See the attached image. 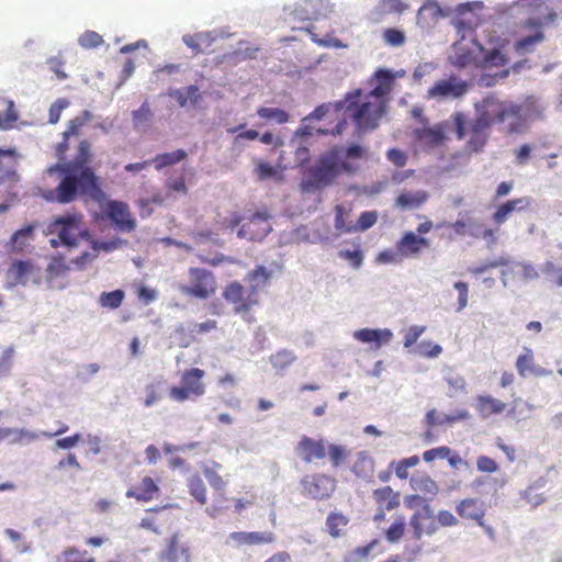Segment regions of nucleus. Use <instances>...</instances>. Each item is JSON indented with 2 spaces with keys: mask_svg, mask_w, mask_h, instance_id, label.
<instances>
[{
  "mask_svg": "<svg viewBox=\"0 0 562 562\" xmlns=\"http://www.w3.org/2000/svg\"><path fill=\"white\" fill-rule=\"evenodd\" d=\"M272 227L269 222V215L263 213H256L251 215L246 223H244L237 232L238 237L251 241L262 240Z\"/></svg>",
  "mask_w": 562,
  "mask_h": 562,
  "instance_id": "f8f14e48",
  "label": "nucleus"
},
{
  "mask_svg": "<svg viewBox=\"0 0 562 562\" xmlns=\"http://www.w3.org/2000/svg\"><path fill=\"white\" fill-rule=\"evenodd\" d=\"M204 376L205 371L200 368L186 370L181 374L180 385L170 387V398L182 403L203 396L205 394V383L203 382Z\"/></svg>",
  "mask_w": 562,
  "mask_h": 562,
  "instance_id": "6e6552de",
  "label": "nucleus"
},
{
  "mask_svg": "<svg viewBox=\"0 0 562 562\" xmlns=\"http://www.w3.org/2000/svg\"><path fill=\"white\" fill-rule=\"evenodd\" d=\"M257 115L268 122H276L278 124H284L289 121V114L279 108L261 106L257 110Z\"/></svg>",
  "mask_w": 562,
  "mask_h": 562,
  "instance_id": "c9c22d12",
  "label": "nucleus"
},
{
  "mask_svg": "<svg viewBox=\"0 0 562 562\" xmlns=\"http://www.w3.org/2000/svg\"><path fill=\"white\" fill-rule=\"evenodd\" d=\"M228 540L234 541L237 546L248 544H262L271 543L274 540V535L270 531H235L228 536Z\"/></svg>",
  "mask_w": 562,
  "mask_h": 562,
  "instance_id": "4be33fe9",
  "label": "nucleus"
},
{
  "mask_svg": "<svg viewBox=\"0 0 562 562\" xmlns=\"http://www.w3.org/2000/svg\"><path fill=\"white\" fill-rule=\"evenodd\" d=\"M454 289L458 291V311H462L468 305V294L469 289L468 284L463 281H458L454 283Z\"/></svg>",
  "mask_w": 562,
  "mask_h": 562,
  "instance_id": "e2e57ef3",
  "label": "nucleus"
},
{
  "mask_svg": "<svg viewBox=\"0 0 562 562\" xmlns=\"http://www.w3.org/2000/svg\"><path fill=\"white\" fill-rule=\"evenodd\" d=\"M190 494L199 502L200 504H205L206 502V488L203 481L194 475L189 479L188 482Z\"/></svg>",
  "mask_w": 562,
  "mask_h": 562,
  "instance_id": "79ce46f5",
  "label": "nucleus"
},
{
  "mask_svg": "<svg viewBox=\"0 0 562 562\" xmlns=\"http://www.w3.org/2000/svg\"><path fill=\"white\" fill-rule=\"evenodd\" d=\"M18 121V114L13 110V102H9V108L4 112H0V130L7 131L13 127Z\"/></svg>",
  "mask_w": 562,
  "mask_h": 562,
  "instance_id": "603ef678",
  "label": "nucleus"
},
{
  "mask_svg": "<svg viewBox=\"0 0 562 562\" xmlns=\"http://www.w3.org/2000/svg\"><path fill=\"white\" fill-rule=\"evenodd\" d=\"M182 41L189 48L192 49L194 55H198L203 53L204 49L211 47L214 37L209 32H199L183 35Z\"/></svg>",
  "mask_w": 562,
  "mask_h": 562,
  "instance_id": "cd10ccee",
  "label": "nucleus"
},
{
  "mask_svg": "<svg viewBox=\"0 0 562 562\" xmlns=\"http://www.w3.org/2000/svg\"><path fill=\"white\" fill-rule=\"evenodd\" d=\"M447 130L448 124L441 122L431 127L416 128L414 137L420 145L435 148L441 146L447 140Z\"/></svg>",
  "mask_w": 562,
  "mask_h": 562,
  "instance_id": "ddd939ff",
  "label": "nucleus"
},
{
  "mask_svg": "<svg viewBox=\"0 0 562 562\" xmlns=\"http://www.w3.org/2000/svg\"><path fill=\"white\" fill-rule=\"evenodd\" d=\"M106 214L121 232L131 233L136 227V222L124 202L111 201L108 204Z\"/></svg>",
  "mask_w": 562,
  "mask_h": 562,
  "instance_id": "4468645a",
  "label": "nucleus"
},
{
  "mask_svg": "<svg viewBox=\"0 0 562 562\" xmlns=\"http://www.w3.org/2000/svg\"><path fill=\"white\" fill-rule=\"evenodd\" d=\"M302 486L304 493L317 499L328 497L335 490L334 481L326 475L305 476Z\"/></svg>",
  "mask_w": 562,
  "mask_h": 562,
  "instance_id": "dca6fc26",
  "label": "nucleus"
},
{
  "mask_svg": "<svg viewBox=\"0 0 562 562\" xmlns=\"http://www.w3.org/2000/svg\"><path fill=\"white\" fill-rule=\"evenodd\" d=\"M170 95H175L180 106H186L190 100L195 104L200 98L199 88L194 85L187 87L184 90H176Z\"/></svg>",
  "mask_w": 562,
  "mask_h": 562,
  "instance_id": "ea45409f",
  "label": "nucleus"
},
{
  "mask_svg": "<svg viewBox=\"0 0 562 562\" xmlns=\"http://www.w3.org/2000/svg\"><path fill=\"white\" fill-rule=\"evenodd\" d=\"M162 560L167 562H189L190 555L188 548L181 546L178 541V536L173 535L168 543L167 549L161 552Z\"/></svg>",
  "mask_w": 562,
  "mask_h": 562,
  "instance_id": "a878e982",
  "label": "nucleus"
},
{
  "mask_svg": "<svg viewBox=\"0 0 562 562\" xmlns=\"http://www.w3.org/2000/svg\"><path fill=\"white\" fill-rule=\"evenodd\" d=\"M457 513L462 518L472 519L479 524L485 515V506L479 498H467L457 506Z\"/></svg>",
  "mask_w": 562,
  "mask_h": 562,
  "instance_id": "393cba45",
  "label": "nucleus"
},
{
  "mask_svg": "<svg viewBox=\"0 0 562 562\" xmlns=\"http://www.w3.org/2000/svg\"><path fill=\"white\" fill-rule=\"evenodd\" d=\"M335 103H324L317 106L313 112H311L307 116L303 119V121L310 120H322L324 119L330 111L335 112Z\"/></svg>",
  "mask_w": 562,
  "mask_h": 562,
  "instance_id": "052dcab7",
  "label": "nucleus"
},
{
  "mask_svg": "<svg viewBox=\"0 0 562 562\" xmlns=\"http://www.w3.org/2000/svg\"><path fill=\"white\" fill-rule=\"evenodd\" d=\"M392 331L390 329H371L362 328L356 330L353 337L363 344L372 345L373 349H379L383 345L387 344L392 338Z\"/></svg>",
  "mask_w": 562,
  "mask_h": 562,
  "instance_id": "412c9836",
  "label": "nucleus"
},
{
  "mask_svg": "<svg viewBox=\"0 0 562 562\" xmlns=\"http://www.w3.org/2000/svg\"><path fill=\"white\" fill-rule=\"evenodd\" d=\"M411 485L414 490L426 494L436 495L438 493V486L435 481L424 474H414L411 477Z\"/></svg>",
  "mask_w": 562,
  "mask_h": 562,
  "instance_id": "72a5a7b5",
  "label": "nucleus"
},
{
  "mask_svg": "<svg viewBox=\"0 0 562 562\" xmlns=\"http://www.w3.org/2000/svg\"><path fill=\"white\" fill-rule=\"evenodd\" d=\"M306 32L311 35V38L314 43L325 46V47H336L341 48L345 45L338 38L331 36L330 34H326L323 38H319L316 33H314V27H306Z\"/></svg>",
  "mask_w": 562,
  "mask_h": 562,
  "instance_id": "a18cd8bd",
  "label": "nucleus"
},
{
  "mask_svg": "<svg viewBox=\"0 0 562 562\" xmlns=\"http://www.w3.org/2000/svg\"><path fill=\"white\" fill-rule=\"evenodd\" d=\"M335 113L342 112L344 117L330 131L333 135H340L350 120L358 134L374 131L379 127L386 113V101L370 98L361 89L348 92L344 100L335 102Z\"/></svg>",
  "mask_w": 562,
  "mask_h": 562,
  "instance_id": "f257e3e1",
  "label": "nucleus"
},
{
  "mask_svg": "<svg viewBox=\"0 0 562 562\" xmlns=\"http://www.w3.org/2000/svg\"><path fill=\"white\" fill-rule=\"evenodd\" d=\"M178 289L186 296L207 300L216 293L217 281L212 271L191 267L188 270V282L179 284Z\"/></svg>",
  "mask_w": 562,
  "mask_h": 562,
  "instance_id": "0eeeda50",
  "label": "nucleus"
},
{
  "mask_svg": "<svg viewBox=\"0 0 562 562\" xmlns=\"http://www.w3.org/2000/svg\"><path fill=\"white\" fill-rule=\"evenodd\" d=\"M187 153L183 149H177L171 153H165L156 155L151 162L155 164L156 169H162L168 166H172L186 159Z\"/></svg>",
  "mask_w": 562,
  "mask_h": 562,
  "instance_id": "473e14b6",
  "label": "nucleus"
},
{
  "mask_svg": "<svg viewBox=\"0 0 562 562\" xmlns=\"http://www.w3.org/2000/svg\"><path fill=\"white\" fill-rule=\"evenodd\" d=\"M470 417V413L467 409L457 411L454 414L441 415V425H452L457 422L465 420Z\"/></svg>",
  "mask_w": 562,
  "mask_h": 562,
  "instance_id": "69168bd1",
  "label": "nucleus"
},
{
  "mask_svg": "<svg viewBox=\"0 0 562 562\" xmlns=\"http://www.w3.org/2000/svg\"><path fill=\"white\" fill-rule=\"evenodd\" d=\"M224 300L233 306L235 314L241 316L248 315L251 310L259 305V295H256L254 291L245 288L240 282H229L222 293Z\"/></svg>",
  "mask_w": 562,
  "mask_h": 562,
  "instance_id": "1a4fd4ad",
  "label": "nucleus"
},
{
  "mask_svg": "<svg viewBox=\"0 0 562 562\" xmlns=\"http://www.w3.org/2000/svg\"><path fill=\"white\" fill-rule=\"evenodd\" d=\"M91 146L87 139H83L79 143L78 153L75 157V160L71 165L74 170L78 171V169L82 170L87 167V165L91 161Z\"/></svg>",
  "mask_w": 562,
  "mask_h": 562,
  "instance_id": "f704fd0d",
  "label": "nucleus"
},
{
  "mask_svg": "<svg viewBox=\"0 0 562 562\" xmlns=\"http://www.w3.org/2000/svg\"><path fill=\"white\" fill-rule=\"evenodd\" d=\"M542 486L541 483L537 482L535 485L529 486L524 491L522 497L529 503L532 507H537L541 505L546 498L542 494L533 493V491L538 487Z\"/></svg>",
  "mask_w": 562,
  "mask_h": 562,
  "instance_id": "6e6d98bb",
  "label": "nucleus"
},
{
  "mask_svg": "<svg viewBox=\"0 0 562 562\" xmlns=\"http://www.w3.org/2000/svg\"><path fill=\"white\" fill-rule=\"evenodd\" d=\"M345 206L338 204L335 206V221L334 226L337 232L339 233H352L356 232V226L352 224H347L345 221V214H346Z\"/></svg>",
  "mask_w": 562,
  "mask_h": 562,
  "instance_id": "c03bdc74",
  "label": "nucleus"
},
{
  "mask_svg": "<svg viewBox=\"0 0 562 562\" xmlns=\"http://www.w3.org/2000/svg\"><path fill=\"white\" fill-rule=\"evenodd\" d=\"M341 171L351 172V166L340 161V150L333 148L321 155L317 162L310 167L301 182L303 192H315L331 186Z\"/></svg>",
  "mask_w": 562,
  "mask_h": 562,
  "instance_id": "20e7f679",
  "label": "nucleus"
},
{
  "mask_svg": "<svg viewBox=\"0 0 562 562\" xmlns=\"http://www.w3.org/2000/svg\"><path fill=\"white\" fill-rule=\"evenodd\" d=\"M151 116V110L147 102H144L140 108L133 112V121L134 124L137 126L139 124H143L147 122Z\"/></svg>",
  "mask_w": 562,
  "mask_h": 562,
  "instance_id": "680f3d73",
  "label": "nucleus"
},
{
  "mask_svg": "<svg viewBox=\"0 0 562 562\" xmlns=\"http://www.w3.org/2000/svg\"><path fill=\"white\" fill-rule=\"evenodd\" d=\"M405 528V519L403 517H398L386 530L385 537L389 542H397L403 533Z\"/></svg>",
  "mask_w": 562,
  "mask_h": 562,
  "instance_id": "09e8293b",
  "label": "nucleus"
},
{
  "mask_svg": "<svg viewBox=\"0 0 562 562\" xmlns=\"http://www.w3.org/2000/svg\"><path fill=\"white\" fill-rule=\"evenodd\" d=\"M380 9L384 13H401L406 9V5L401 0H382L380 3Z\"/></svg>",
  "mask_w": 562,
  "mask_h": 562,
  "instance_id": "0e129e2a",
  "label": "nucleus"
},
{
  "mask_svg": "<svg viewBox=\"0 0 562 562\" xmlns=\"http://www.w3.org/2000/svg\"><path fill=\"white\" fill-rule=\"evenodd\" d=\"M256 173L260 180L273 178L278 175L276 167L266 161H260L256 166Z\"/></svg>",
  "mask_w": 562,
  "mask_h": 562,
  "instance_id": "13d9d810",
  "label": "nucleus"
},
{
  "mask_svg": "<svg viewBox=\"0 0 562 562\" xmlns=\"http://www.w3.org/2000/svg\"><path fill=\"white\" fill-rule=\"evenodd\" d=\"M430 247V240L424 236H418L416 233L408 231L405 232L396 243V249L402 257H416L423 249Z\"/></svg>",
  "mask_w": 562,
  "mask_h": 562,
  "instance_id": "2eb2a0df",
  "label": "nucleus"
},
{
  "mask_svg": "<svg viewBox=\"0 0 562 562\" xmlns=\"http://www.w3.org/2000/svg\"><path fill=\"white\" fill-rule=\"evenodd\" d=\"M544 40V35L541 31L536 32L533 35L525 36L518 40L514 47L515 50L519 54H524L526 52H530L535 45L542 42Z\"/></svg>",
  "mask_w": 562,
  "mask_h": 562,
  "instance_id": "e433bc0d",
  "label": "nucleus"
},
{
  "mask_svg": "<svg viewBox=\"0 0 562 562\" xmlns=\"http://www.w3.org/2000/svg\"><path fill=\"white\" fill-rule=\"evenodd\" d=\"M531 205V198L521 196L509 200L499 205L492 215V220L496 225L505 223L514 211H524Z\"/></svg>",
  "mask_w": 562,
  "mask_h": 562,
  "instance_id": "aec40b11",
  "label": "nucleus"
},
{
  "mask_svg": "<svg viewBox=\"0 0 562 562\" xmlns=\"http://www.w3.org/2000/svg\"><path fill=\"white\" fill-rule=\"evenodd\" d=\"M81 47L91 49L103 44L102 36L94 31H86L78 40Z\"/></svg>",
  "mask_w": 562,
  "mask_h": 562,
  "instance_id": "49530a36",
  "label": "nucleus"
},
{
  "mask_svg": "<svg viewBox=\"0 0 562 562\" xmlns=\"http://www.w3.org/2000/svg\"><path fill=\"white\" fill-rule=\"evenodd\" d=\"M68 270L63 257H54L47 266V274L49 279L59 277Z\"/></svg>",
  "mask_w": 562,
  "mask_h": 562,
  "instance_id": "864d4df0",
  "label": "nucleus"
},
{
  "mask_svg": "<svg viewBox=\"0 0 562 562\" xmlns=\"http://www.w3.org/2000/svg\"><path fill=\"white\" fill-rule=\"evenodd\" d=\"M92 244L93 254L83 252L81 256L77 257L75 263L78 266H83L86 262L91 261L98 256L100 249L110 251L115 248V243H98L94 240H89Z\"/></svg>",
  "mask_w": 562,
  "mask_h": 562,
  "instance_id": "58836bf2",
  "label": "nucleus"
},
{
  "mask_svg": "<svg viewBox=\"0 0 562 562\" xmlns=\"http://www.w3.org/2000/svg\"><path fill=\"white\" fill-rule=\"evenodd\" d=\"M46 233L56 235L66 247H76L80 240H90L91 237L83 226V216L79 213L54 216L47 224Z\"/></svg>",
  "mask_w": 562,
  "mask_h": 562,
  "instance_id": "39448f33",
  "label": "nucleus"
},
{
  "mask_svg": "<svg viewBox=\"0 0 562 562\" xmlns=\"http://www.w3.org/2000/svg\"><path fill=\"white\" fill-rule=\"evenodd\" d=\"M34 229V224H30L26 225L25 227L18 229L10 239L12 249L18 252L22 251L29 245V241L33 236Z\"/></svg>",
  "mask_w": 562,
  "mask_h": 562,
  "instance_id": "2f4dec72",
  "label": "nucleus"
},
{
  "mask_svg": "<svg viewBox=\"0 0 562 562\" xmlns=\"http://www.w3.org/2000/svg\"><path fill=\"white\" fill-rule=\"evenodd\" d=\"M89 120V112L85 111L83 116H76L75 119L70 120L67 124V127L65 132L63 133L64 142L59 144V151L64 153L67 148V140L71 136H78L81 132V128Z\"/></svg>",
  "mask_w": 562,
  "mask_h": 562,
  "instance_id": "c756f323",
  "label": "nucleus"
},
{
  "mask_svg": "<svg viewBox=\"0 0 562 562\" xmlns=\"http://www.w3.org/2000/svg\"><path fill=\"white\" fill-rule=\"evenodd\" d=\"M69 105V102L66 99L56 100L50 106L48 111V122L50 124H56L61 115L64 109Z\"/></svg>",
  "mask_w": 562,
  "mask_h": 562,
  "instance_id": "5fc2aeb1",
  "label": "nucleus"
},
{
  "mask_svg": "<svg viewBox=\"0 0 562 562\" xmlns=\"http://www.w3.org/2000/svg\"><path fill=\"white\" fill-rule=\"evenodd\" d=\"M60 173L61 180L55 189H47L42 196L52 203L68 204L77 200L79 195L97 196L100 193L99 179L89 167L83 168L77 175L70 164H55L47 168V173Z\"/></svg>",
  "mask_w": 562,
  "mask_h": 562,
  "instance_id": "f03ea898",
  "label": "nucleus"
},
{
  "mask_svg": "<svg viewBox=\"0 0 562 562\" xmlns=\"http://www.w3.org/2000/svg\"><path fill=\"white\" fill-rule=\"evenodd\" d=\"M220 468L221 465L217 462H212V467L203 465V472L209 484L216 491H223L225 486L224 480L216 473Z\"/></svg>",
  "mask_w": 562,
  "mask_h": 562,
  "instance_id": "a19ab883",
  "label": "nucleus"
},
{
  "mask_svg": "<svg viewBox=\"0 0 562 562\" xmlns=\"http://www.w3.org/2000/svg\"><path fill=\"white\" fill-rule=\"evenodd\" d=\"M271 271L263 266H257L254 270L249 271L245 280L249 283V288L256 295H259V291L265 289L270 281Z\"/></svg>",
  "mask_w": 562,
  "mask_h": 562,
  "instance_id": "bb28decb",
  "label": "nucleus"
},
{
  "mask_svg": "<svg viewBox=\"0 0 562 562\" xmlns=\"http://www.w3.org/2000/svg\"><path fill=\"white\" fill-rule=\"evenodd\" d=\"M557 19V13L551 11L549 12L544 19L539 18H530L522 22L521 26L526 30H535L536 32L540 31L542 25L554 22Z\"/></svg>",
  "mask_w": 562,
  "mask_h": 562,
  "instance_id": "de8ad7c7",
  "label": "nucleus"
},
{
  "mask_svg": "<svg viewBox=\"0 0 562 562\" xmlns=\"http://www.w3.org/2000/svg\"><path fill=\"white\" fill-rule=\"evenodd\" d=\"M475 116L490 128L503 124L509 119H516L508 125V134L521 133L525 128L521 119V106L509 101L499 100L495 94H488L474 103Z\"/></svg>",
  "mask_w": 562,
  "mask_h": 562,
  "instance_id": "7ed1b4c3",
  "label": "nucleus"
},
{
  "mask_svg": "<svg viewBox=\"0 0 562 562\" xmlns=\"http://www.w3.org/2000/svg\"><path fill=\"white\" fill-rule=\"evenodd\" d=\"M456 135L459 140H467V148L471 151H481L488 142L490 127L479 117L469 119L463 112H456L451 116Z\"/></svg>",
  "mask_w": 562,
  "mask_h": 562,
  "instance_id": "423d86ee",
  "label": "nucleus"
},
{
  "mask_svg": "<svg viewBox=\"0 0 562 562\" xmlns=\"http://www.w3.org/2000/svg\"><path fill=\"white\" fill-rule=\"evenodd\" d=\"M516 369L521 378H526L528 374L536 376H548L552 374L551 370L536 366L533 351L527 347H525L524 352L517 357Z\"/></svg>",
  "mask_w": 562,
  "mask_h": 562,
  "instance_id": "6ab92c4d",
  "label": "nucleus"
},
{
  "mask_svg": "<svg viewBox=\"0 0 562 562\" xmlns=\"http://www.w3.org/2000/svg\"><path fill=\"white\" fill-rule=\"evenodd\" d=\"M347 524V519L342 515H329L327 518V527L329 529V533L333 537L339 536V526H345Z\"/></svg>",
  "mask_w": 562,
  "mask_h": 562,
  "instance_id": "bf43d9fd",
  "label": "nucleus"
},
{
  "mask_svg": "<svg viewBox=\"0 0 562 562\" xmlns=\"http://www.w3.org/2000/svg\"><path fill=\"white\" fill-rule=\"evenodd\" d=\"M420 353L425 357L435 358L442 352L441 346L431 344L430 341H423L419 345Z\"/></svg>",
  "mask_w": 562,
  "mask_h": 562,
  "instance_id": "338daca9",
  "label": "nucleus"
},
{
  "mask_svg": "<svg viewBox=\"0 0 562 562\" xmlns=\"http://www.w3.org/2000/svg\"><path fill=\"white\" fill-rule=\"evenodd\" d=\"M158 492V486L149 477L143 479L140 485L134 486L126 492L127 497H133L142 502H148L154 498V494Z\"/></svg>",
  "mask_w": 562,
  "mask_h": 562,
  "instance_id": "c85d7f7f",
  "label": "nucleus"
},
{
  "mask_svg": "<svg viewBox=\"0 0 562 562\" xmlns=\"http://www.w3.org/2000/svg\"><path fill=\"white\" fill-rule=\"evenodd\" d=\"M42 271L32 260H14L5 271V289L16 285H26L30 282L40 284Z\"/></svg>",
  "mask_w": 562,
  "mask_h": 562,
  "instance_id": "9d476101",
  "label": "nucleus"
},
{
  "mask_svg": "<svg viewBox=\"0 0 562 562\" xmlns=\"http://www.w3.org/2000/svg\"><path fill=\"white\" fill-rule=\"evenodd\" d=\"M300 452L304 457H325L326 445L323 440H313L308 437H303L299 443Z\"/></svg>",
  "mask_w": 562,
  "mask_h": 562,
  "instance_id": "7c9ffc66",
  "label": "nucleus"
},
{
  "mask_svg": "<svg viewBox=\"0 0 562 562\" xmlns=\"http://www.w3.org/2000/svg\"><path fill=\"white\" fill-rule=\"evenodd\" d=\"M475 409L484 418L501 414L506 409V403L492 395H477L475 397Z\"/></svg>",
  "mask_w": 562,
  "mask_h": 562,
  "instance_id": "5701e85b",
  "label": "nucleus"
},
{
  "mask_svg": "<svg viewBox=\"0 0 562 562\" xmlns=\"http://www.w3.org/2000/svg\"><path fill=\"white\" fill-rule=\"evenodd\" d=\"M429 194L424 190L403 191L395 199V206L402 210H417L427 202Z\"/></svg>",
  "mask_w": 562,
  "mask_h": 562,
  "instance_id": "b1692460",
  "label": "nucleus"
},
{
  "mask_svg": "<svg viewBox=\"0 0 562 562\" xmlns=\"http://www.w3.org/2000/svg\"><path fill=\"white\" fill-rule=\"evenodd\" d=\"M378 221L376 211H366L362 212L358 218L356 226V231H367L371 228Z\"/></svg>",
  "mask_w": 562,
  "mask_h": 562,
  "instance_id": "3c124183",
  "label": "nucleus"
},
{
  "mask_svg": "<svg viewBox=\"0 0 562 562\" xmlns=\"http://www.w3.org/2000/svg\"><path fill=\"white\" fill-rule=\"evenodd\" d=\"M370 83H374L372 90L364 93L370 98L387 102V95L391 93L394 85V75L391 72V70L379 69L370 79Z\"/></svg>",
  "mask_w": 562,
  "mask_h": 562,
  "instance_id": "f3484780",
  "label": "nucleus"
},
{
  "mask_svg": "<svg viewBox=\"0 0 562 562\" xmlns=\"http://www.w3.org/2000/svg\"><path fill=\"white\" fill-rule=\"evenodd\" d=\"M296 357L290 350L283 349L270 357L272 367L277 370H284L295 361Z\"/></svg>",
  "mask_w": 562,
  "mask_h": 562,
  "instance_id": "4c0bfd02",
  "label": "nucleus"
},
{
  "mask_svg": "<svg viewBox=\"0 0 562 562\" xmlns=\"http://www.w3.org/2000/svg\"><path fill=\"white\" fill-rule=\"evenodd\" d=\"M124 300V292L122 290H114L112 292H103L100 296V304L103 307L115 310L121 306Z\"/></svg>",
  "mask_w": 562,
  "mask_h": 562,
  "instance_id": "37998d69",
  "label": "nucleus"
},
{
  "mask_svg": "<svg viewBox=\"0 0 562 562\" xmlns=\"http://www.w3.org/2000/svg\"><path fill=\"white\" fill-rule=\"evenodd\" d=\"M387 159L395 166V167H404L407 161V156L404 151L401 149H390L386 154Z\"/></svg>",
  "mask_w": 562,
  "mask_h": 562,
  "instance_id": "774afa93",
  "label": "nucleus"
},
{
  "mask_svg": "<svg viewBox=\"0 0 562 562\" xmlns=\"http://www.w3.org/2000/svg\"><path fill=\"white\" fill-rule=\"evenodd\" d=\"M21 155L15 148H0V184L18 180V162Z\"/></svg>",
  "mask_w": 562,
  "mask_h": 562,
  "instance_id": "a211bd4d",
  "label": "nucleus"
},
{
  "mask_svg": "<svg viewBox=\"0 0 562 562\" xmlns=\"http://www.w3.org/2000/svg\"><path fill=\"white\" fill-rule=\"evenodd\" d=\"M470 85L459 76L451 75L448 78L436 81L427 90V99L438 102L461 99L469 91Z\"/></svg>",
  "mask_w": 562,
  "mask_h": 562,
  "instance_id": "9b49d317",
  "label": "nucleus"
},
{
  "mask_svg": "<svg viewBox=\"0 0 562 562\" xmlns=\"http://www.w3.org/2000/svg\"><path fill=\"white\" fill-rule=\"evenodd\" d=\"M405 34L397 29H386L383 32V40L390 46H402L405 43Z\"/></svg>",
  "mask_w": 562,
  "mask_h": 562,
  "instance_id": "8fccbe9b",
  "label": "nucleus"
},
{
  "mask_svg": "<svg viewBox=\"0 0 562 562\" xmlns=\"http://www.w3.org/2000/svg\"><path fill=\"white\" fill-rule=\"evenodd\" d=\"M339 256L346 260H348L351 266L356 269L360 268L361 265H362V260H363V255H362V251L360 249H355V250H341L339 252Z\"/></svg>",
  "mask_w": 562,
  "mask_h": 562,
  "instance_id": "4d7b16f0",
  "label": "nucleus"
}]
</instances>
